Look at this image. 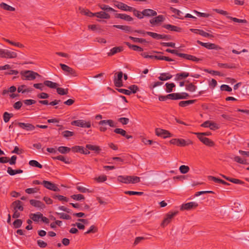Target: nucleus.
<instances>
[{
    "instance_id": "nucleus-1",
    "label": "nucleus",
    "mask_w": 249,
    "mask_h": 249,
    "mask_svg": "<svg viewBox=\"0 0 249 249\" xmlns=\"http://www.w3.org/2000/svg\"><path fill=\"white\" fill-rule=\"evenodd\" d=\"M117 180L125 184H135L140 181V178L133 176H119L117 178Z\"/></svg>"
},
{
    "instance_id": "nucleus-2",
    "label": "nucleus",
    "mask_w": 249,
    "mask_h": 249,
    "mask_svg": "<svg viewBox=\"0 0 249 249\" xmlns=\"http://www.w3.org/2000/svg\"><path fill=\"white\" fill-rule=\"evenodd\" d=\"M20 74L22 79L23 80L31 81L35 79L37 76H39V75L37 72L29 70L22 71H20Z\"/></svg>"
},
{
    "instance_id": "nucleus-3",
    "label": "nucleus",
    "mask_w": 249,
    "mask_h": 249,
    "mask_svg": "<svg viewBox=\"0 0 249 249\" xmlns=\"http://www.w3.org/2000/svg\"><path fill=\"white\" fill-rule=\"evenodd\" d=\"M171 143L178 146H185L192 144L193 142L189 139H174L171 140Z\"/></svg>"
},
{
    "instance_id": "nucleus-4",
    "label": "nucleus",
    "mask_w": 249,
    "mask_h": 249,
    "mask_svg": "<svg viewBox=\"0 0 249 249\" xmlns=\"http://www.w3.org/2000/svg\"><path fill=\"white\" fill-rule=\"evenodd\" d=\"M178 212H169L167 214H166L165 218L161 224V226L163 227L167 226L169 223L171 222L172 220L178 214Z\"/></svg>"
},
{
    "instance_id": "nucleus-5",
    "label": "nucleus",
    "mask_w": 249,
    "mask_h": 249,
    "mask_svg": "<svg viewBox=\"0 0 249 249\" xmlns=\"http://www.w3.org/2000/svg\"><path fill=\"white\" fill-rule=\"evenodd\" d=\"M71 124L84 128H90L91 127L90 122H86L84 120H78L73 121L71 122Z\"/></svg>"
},
{
    "instance_id": "nucleus-6",
    "label": "nucleus",
    "mask_w": 249,
    "mask_h": 249,
    "mask_svg": "<svg viewBox=\"0 0 249 249\" xmlns=\"http://www.w3.org/2000/svg\"><path fill=\"white\" fill-rule=\"evenodd\" d=\"M195 134L197 135V138L204 144L209 146H212L214 145L213 141L206 137H203V135H201V134L199 133H195Z\"/></svg>"
},
{
    "instance_id": "nucleus-7",
    "label": "nucleus",
    "mask_w": 249,
    "mask_h": 249,
    "mask_svg": "<svg viewBox=\"0 0 249 249\" xmlns=\"http://www.w3.org/2000/svg\"><path fill=\"white\" fill-rule=\"evenodd\" d=\"M155 133L158 136L164 139L171 137V134L168 131L160 128L156 129Z\"/></svg>"
},
{
    "instance_id": "nucleus-8",
    "label": "nucleus",
    "mask_w": 249,
    "mask_h": 249,
    "mask_svg": "<svg viewBox=\"0 0 249 249\" xmlns=\"http://www.w3.org/2000/svg\"><path fill=\"white\" fill-rule=\"evenodd\" d=\"M198 203L196 202H190L187 203L182 204L180 207V210L181 211L184 210H190L192 209L195 208L198 206Z\"/></svg>"
},
{
    "instance_id": "nucleus-9",
    "label": "nucleus",
    "mask_w": 249,
    "mask_h": 249,
    "mask_svg": "<svg viewBox=\"0 0 249 249\" xmlns=\"http://www.w3.org/2000/svg\"><path fill=\"white\" fill-rule=\"evenodd\" d=\"M203 127H209L211 130H216L219 128V125L215 123L207 121L204 122L201 125Z\"/></svg>"
},
{
    "instance_id": "nucleus-10",
    "label": "nucleus",
    "mask_w": 249,
    "mask_h": 249,
    "mask_svg": "<svg viewBox=\"0 0 249 249\" xmlns=\"http://www.w3.org/2000/svg\"><path fill=\"white\" fill-rule=\"evenodd\" d=\"M42 184L48 189L52 190L53 191H58L59 190V188L56 186V185L50 181L44 180L42 182Z\"/></svg>"
},
{
    "instance_id": "nucleus-11",
    "label": "nucleus",
    "mask_w": 249,
    "mask_h": 249,
    "mask_svg": "<svg viewBox=\"0 0 249 249\" xmlns=\"http://www.w3.org/2000/svg\"><path fill=\"white\" fill-rule=\"evenodd\" d=\"M145 57L150 58L151 60H164L167 61H172L171 59L167 57L161 55H145Z\"/></svg>"
},
{
    "instance_id": "nucleus-12",
    "label": "nucleus",
    "mask_w": 249,
    "mask_h": 249,
    "mask_svg": "<svg viewBox=\"0 0 249 249\" xmlns=\"http://www.w3.org/2000/svg\"><path fill=\"white\" fill-rule=\"evenodd\" d=\"M123 73L122 71H120L117 73V77H115L114 80V85L117 87H121L123 86L122 77Z\"/></svg>"
},
{
    "instance_id": "nucleus-13",
    "label": "nucleus",
    "mask_w": 249,
    "mask_h": 249,
    "mask_svg": "<svg viewBox=\"0 0 249 249\" xmlns=\"http://www.w3.org/2000/svg\"><path fill=\"white\" fill-rule=\"evenodd\" d=\"M30 203L33 206L39 209V210L44 209L45 208V204L40 201L35 199H31Z\"/></svg>"
},
{
    "instance_id": "nucleus-14",
    "label": "nucleus",
    "mask_w": 249,
    "mask_h": 249,
    "mask_svg": "<svg viewBox=\"0 0 249 249\" xmlns=\"http://www.w3.org/2000/svg\"><path fill=\"white\" fill-rule=\"evenodd\" d=\"M18 125L20 128L24 129L27 131H32L35 128V126L34 125L29 123H18Z\"/></svg>"
},
{
    "instance_id": "nucleus-15",
    "label": "nucleus",
    "mask_w": 249,
    "mask_h": 249,
    "mask_svg": "<svg viewBox=\"0 0 249 249\" xmlns=\"http://www.w3.org/2000/svg\"><path fill=\"white\" fill-rule=\"evenodd\" d=\"M115 6L119 9H122L125 11H131L133 10V8L127 6L124 3L115 1Z\"/></svg>"
},
{
    "instance_id": "nucleus-16",
    "label": "nucleus",
    "mask_w": 249,
    "mask_h": 249,
    "mask_svg": "<svg viewBox=\"0 0 249 249\" xmlns=\"http://www.w3.org/2000/svg\"><path fill=\"white\" fill-rule=\"evenodd\" d=\"M179 56L185 58L186 59L191 60L193 61H202V59L199 58H197L193 55L185 54L183 53H180L179 54Z\"/></svg>"
},
{
    "instance_id": "nucleus-17",
    "label": "nucleus",
    "mask_w": 249,
    "mask_h": 249,
    "mask_svg": "<svg viewBox=\"0 0 249 249\" xmlns=\"http://www.w3.org/2000/svg\"><path fill=\"white\" fill-rule=\"evenodd\" d=\"M164 20V17L162 15H159L158 17L152 18L150 20V22L153 25L159 24Z\"/></svg>"
},
{
    "instance_id": "nucleus-18",
    "label": "nucleus",
    "mask_w": 249,
    "mask_h": 249,
    "mask_svg": "<svg viewBox=\"0 0 249 249\" xmlns=\"http://www.w3.org/2000/svg\"><path fill=\"white\" fill-rule=\"evenodd\" d=\"M142 14L143 15V17L144 16L146 17H151V16H155L157 15V13L156 11L150 9H145L142 11Z\"/></svg>"
},
{
    "instance_id": "nucleus-19",
    "label": "nucleus",
    "mask_w": 249,
    "mask_h": 249,
    "mask_svg": "<svg viewBox=\"0 0 249 249\" xmlns=\"http://www.w3.org/2000/svg\"><path fill=\"white\" fill-rule=\"evenodd\" d=\"M12 206L14 207V210L22 211L23 207L22 202L19 200H17L12 203Z\"/></svg>"
},
{
    "instance_id": "nucleus-20",
    "label": "nucleus",
    "mask_w": 249,
    "mask_h": 249,
    "mask_svg": "<svg viewBox=\"0 0 249 249\" xmlns=\"http://www.w3.org/2000/svg\"><path fill=\"white\" fill-rule=\"evenodd\" d=\"M30 218L34 222H38L41 217H42V214L40 213H31L29 215Z\"/></svg>"
},
{
    "instance_id": "nucleus-21",
    "label": "nucleus",
    "mask_w": 249,
    "mask_h": 249,
    "mask_svg": "<svg viewBox=\"0 0 249 249\" xmlns=\"http://www.w3.org/2000/svg\"><path fill=\"white\" fill-rule=\"evenodd\" d=\"M99 124H107L109 126L114 127L116 126V124L112 120H101L98 123Z\"/></svg>"
},
{
    "instance_id": "nucleus-22",
    "label": "nucleus",
    "mask_w": 249,
    "mask_h": 249,
    "mask_svg": "<svg viewBox=\"0 0 249 249\" xmlns=\"http://www.w3.org/2000/svg\"><path fill=\"white\" fill-rule=\"evenodd\" d=\"M60 66H61V69L63 70V71H64L65 72H67V73L71 74L74 73V70L72 68H70V67H69L64 64H62V63L60 64Z\"/></svg>"
},
{
    "instance_id": "nucleus-23",
    "label": "nucleus",
    "mask_w": 249,
    "mask_h": 249,
    "mask_svg": "<svg viewBox=\"0 0 249 249\" xmlns=\"http://www.w3.org/2000/svg\"><path fill=\"white\" fill-rule=\"evenodd\" d=\"M17 54L16 53L5 50L4 58H14L17 57Z\"/></svg>"
},
{
    "instance_id": "nucleus-24",
    "label": "nucleus",
    "mask_w": 249,
    "mask_h": 249,
    "mask_svg": "<svg viewBox=\"0 0 249 249\" xmlns=\"http://www.w3.org/2000/svg\"><path fill=\"white\" fill-rule=\"evenodd\" d=\"M44 85L51 89H56L58 86L57 83L49 80L45 81Z\"/></svg>"
},
{
    "instance_id": "nucleus-25",
    "label": "nucleus",
    "mask_w": 249,
    "mask_h": 249,
    "mask_svg": "<svg viewBox=\"0 0 249 249\" xmlns=\"http://www.w3.org/2000/svg\"><path fill=\"white\" fill-rule=\"evenodd\" d=\"M209 179L210 180H213V181H214L215 183H222V184L226 185H230V184L229 183L226 182L224 180H222V179H219V178H215L214 177L209 176Z\"/></svg>"
},
{
    "instance_id": "nucleus-26",
    "label": "nucleus",
    "mask_w": 249,
    "mask_h": 249,
    "mask_svg": "<svg viewBox=\"0 0 249 249\" xmlns=\"http://www.w3.org/2000/svg\"><path fill=\"white\" fill-rule=\"evenodd\" d=\"M196 102V100H190L187 101H182L179 103V106L181 107H185L191 104H193Z\"/></svg>"
},
{
    "instance_id": "nucleus-27",
    "label": "nucleus",
    "mask_w": 249,
    "mask_h": 249,
    "mask_svg": "<svg viewBox=\"0 0 249 249\" xmlns=\"http://www.w3.org/2000/svg\"><path fill=\"white\" fill-rule=\"evenodd\" d=\"M7 173L11 176H14L17 174H20L23 173V170L21 169L13 170L11 167H8Z\"/></svg>"
},
{
    "instance_id": "nucleus-28",
    "label": "nucleus",
    "mask_w": 249,
    "mask_h": 249,
    "mask_svg": "<svg viewBox=\"0 0 249 249\" xmlns=\"http://www.w3.org/2000/svg\"><path fill=\"white\" fill-rule=\"evenodd\" d=\"M122 50V48L120 47H114L111 49L110 51L107 53L108 56L113 55L117 53L120 52Z\"/></svg>"
},
{
    "instance_id": "nucleus-29",
    "label": "nucleus",
    "mask_w": 249,
    "mask_h": 249,
    "mask_svg": "<svg viewBox=\"0 0 249 249\" xmlns=\"http://www.w3.org/2000/svg\"><path fill=\"white\" fill-rule=\"evenodd\" d=\"M116 17L118 18L124 19L126 21H131L133 20L132 18L125 14H117Z\"/></svg>"
},
{
    "instance_id": "nucleus-30",
    "label": "nucleus",
    "mask_w": 249,
    "mask_h": 249,
    "mask_svg": "<svg viewBox=\"0 0 249 249\" xmlns=\"http://www.w3.org/2000/svg\"><path fill=\"white\" fill-rule=\"evenodd\" d=\"M172 77V76L168 73H162L160 74L159 79L161 81H165L171 79Z\"/></svg>"
},
{
    "instance_id": "nucleus-31",
    "label": "nucleus",
    "mask_w": 249,
    "mask_h": 249,
    "mask_svg": "<svg viewBox=\"0 0 249 249\" xmlns=\"http://www.w3.org/2000/svg\"><path fill=\"white\" fill-rule=\"evenodd\" d=\"M189 75V73L186 72H183L181 73H177L176 75L175 80H180L182 78H186Z\"/></svg>"
},
{
    "instance_id": "nucleus-32",
    "label": "nucleus",
    "mask_w": 249,
    "mask_h": 249,
    "mask_svg": "<svg viewBox=\"0 0 249 249\" xmlns=\"http://www.w3.org/2000/svg\"><path fill=\"white\" fill-rule=\"evenodd\" d=\"M96 16L97 18H106L108 19L110 18V16L109 14L106 13L105 12H100L96 13Z\"/></svg>"
},
{
    "instance_id": "nucleus-33",
    "label": "nucleus",
    "mask_w": 249,
    "mask_h": 249,
    "mask_svg": "<svg viewBox=\"0 0 249 249\" xmlns=\"http://www.w3.org/2000/svg\"><path fill=\"white\" fill-rule=\"evenodd\" d=\"M204 47L208 49L212 50H219L220 49V47L214 44L213 43H205Z\"/></svg>"
},
{
    "instance_id": "nucleus-34",
    "label": "nucleus",
    "mask_w": 249,
    "mask_h": 249,
    "mask_svg": "<svg viewBox=\"0 0 249 249\" xmlns=\"http://www.w3.org/2000/svg\"><path fill=\"white\" fill-rule=\"evenodd\" d=\"M98 231V228L96 226L94 225L90 226L89 229L84 233V234H88L89 233H94L97 232Z\"/></svg>"
},
{
    "instance_id": "nucleus-35",
    "label": "nucleus",
    "mask_w": 249,
    "mask_h": 249,
    "mask_svg": "<svg viewBox=\"0 0 249 249\" xmlns=\"http://www.w3.org/2000/svg\"><path fill=\"white\" fill-rule=\"evenodd\" d=\"M86 148H88L89 150L95 151V152H97L98 153H99L101 150V149L99 146L91 144H87Z\"/></svg>"
},
{
    "instance_id": "nucleus-36",
    "label": "nucleus",
    "mask_w": 249,
    "mask_h": 249,
    "mask_svg": "<svg viewBox=\"0 0 249 249\" xmlns=\"http://www.w3.org/2000/svg\"><path fill=\"white\" fill-rule=\"evenodd\" d=\"M57 150L61 154H66L71 151V148L66 146H59Z\"/></svg>"
},
{
    "instance_id": "nucleus-37",
    "label": "nucleus",
    "mask_w": 249,
    "mask_h": 249,
    "mask_svg": "<svg viewBox=\"0 0 249 249\" xmlns=\"http://www.w3.org/2000/svg\"><path fill=\"white\" fill-rule=\"evenodd\" d=\"M13 116L12 113H9L7 112H5L3 115V121L5 123H7L9 121L11 118Z\"/></svg>"
},
{
    "instance_id": "nucleus-38",
    "label": "nucleus",
    "mask_w": 249,
    "mask_h": 249,
    "mask_svg": "<svg viewBox=\"0 0 249 249\" xmlns=\"http://www.w3.org/2000/svg\"><path fill=\"white\" fill-rule=\"evenodd\" d=\"M29 164L31 166L36 167L39 168H42V165L36 160H31L29 162Z\"/></svg>"
},
{
    "instance_id": "nucleus-39",
    "label": "nucleus",
    "mask_w": 249,
    "mask_h": 249,
    "mask_svg": "<svg viewBox=\"0 0 249 249\" xmlns=\"http://www.w3.org/2000/svg\"><path fill=\"white\" fill-rule=\"evenodd\" d=\"M218 66L222 68H233L235 66L233 63H218Z\"/></svg>"
},
{
    "instance_id": "nucleus-40",
    "label": "nucleus",
    "mask_w": 249,
    "mask_h": 249,
    "mask_svg": "<svg viewBox=\"0 0 249 249\" xmlns=\"http://www.w3.org/2000/svg\"><path fill=\"white\" fill-rule=\"evenodd\" d=\"M0 6L1 8H2L3 9L8 10V11H13L15 10V8H14L10 5H8V4H7L6 3H5L4 2L1 3L0 4Z\"/></svg>"
},
{
    "instance_id": "nucleus-41",
    "label": "nucleus",
    "mask_w": 249,
    "mask_h": 249,
    "mask_svg": "<svg viewBox=\"0 0 249 249\" xmlns=\"http://www.w3.org/2000/svg\"><path fill=\"white\" fill-rule=\"evenodd\" d=\"M56 91L58 94L61 95H67L68 93V89H63L62 88H57Z\"/></svg>"
},
{
    "instance_id": "nucleus-42",
    "label": "nucleus",
    "mask_w": 249,
    "mask_h": 249,
    "mask_svg": "<svg viewBox=\"0 0 249 249\" xmlns=\"http://www.w3.org/2000/svg\"><path fill=\"white\" fill-rule=\"evenodd\" d=\"M164 27L167 29L175 31L176 32H179L180 29L177 26L171 25L170 24H166L164 25Z\"/></svg>"
},
{
    "instance_id": "nucleus-43",
    "label": "nucleus",
    "mask_w": 249,
    "mask_h": 249,
    "mask_svg": "<svg viewBox=\"0 0 249 249\" xmlns=\"http://www.w3.org/2000/svg\"><path fill=\"white\" fill-rule=\"evenodd\" d=\"M114 27L122 29L126 32H130L131 31V29L130 27L123 25H113Z\"/></svg>"
},
{
    "instance_id": "nucleus-44",
    "label": "nucleus",
    "mask_w": 249,
    "mask_h": 249,
    "mask_svg": "<svg viewBox=\"0 0 249 249\" xmlns=\"http://www.w3.org/2000/svg\"><path fill=\"white\" fill-rule=\"evenodd\" d=\"M83 148H84V147H83L82 146L76 145V146H73L71 149L72 151L74 153L79 152V153H80L82 154Z\"/></svg>"
},
{
    "instance_id": "nucleus-45",
    "label": "nucleus",
    "mask_w": 249,
    "mask_h": 249,
    "mask_svg": "<svg viewBox=\"0 0 249 249\" xmlns=\"http://www.w3.org/2000/svg\"><path fill=\"white\" fill-rule=\"evenodd\" d=\"M179 93H173L168 94V97L169 99L178 100L180 99Z\"/></svg>"
},
{
    "instance_id": "nucleus-46",
    "label": "nucleus",
    "mask_w": 249,
    "mask_h": 249,
    "mask_svg": "<svg viewBox=\"0 0 249 249\" xmlns=\"http://www.w3.org/2000/svg\"><path fill=\"white\" fill-rule=\"evenodd\" d=\"M179 171L182 174H186L190 170L189 167L187 165H181L179 167Z\"/></svg>"
},
{
    "instance_id": "nucleus-47",
    "label": "nucleus",
    "mask_w": 249,
    "mask_h": 249,
    "mask_svg": "<svg viewBox=\"0 0 249 249\" xmlns=\"http://www.w3.org/2000/svg\"><path fill=\"white\" fill-rule=\"evenodd\" d=\"M196 89V87L192 83L186 85V89L190 92H194Z\"/></svg>"
},
{
    "instance_id": "nucleus-48",
    "label": "nucleus",
    "mask_w": 249,
    "mask_h": 249,
    "mask_svg": "<svg viewBox=\"0 0 249 249\" xmlns=\"http://www.w3.org/2000/svg\"><path fill=\"white\" fill-rule=\"evenodd\" d=\"M107 179V177L105 175H101L99 176L98 177H96L94 178V180L96 181L97 182H103L106 181Z\"/></svg>"
},
{
    "instance_id": "nucleus-49",
    "label": "nucleus",
    "mask_w": 249,
    "mask_h": 249,
    "mask_svg": "<svg viewBox=\"0 0 249 249\" xmlns=\"http://www.w3.org/2000/svg\"><path fill=\"white\" fill-rule=\"evenodd\" d=\"M126 45L131 49L138 51V52H142V48L141 47L134 45H131L129 43L127 42L126 43Z\"/></svg>"
},
{
    "instance_id": "nucleus-50",
    "label": "nucleus",
    "mask_w": 249,
    "mask_h": 249,
    "mask_svg": "<svg viewBox=\"0 0 249 249\" xmlns=\"http://www.w3.org/2000/svg\"><path fill=\"white\" fill-rule=\"evenodd\" d=\"M26 86L25 85H22L18 88V92H21L22 93L26 92H30L32 91V89H23L24 88H25Z\"/></svg>"
},
{
    "instance_id": "nucleus-51",
    "label": "nucleus",
    "mask_w": 249,
    "mask_h": 249,
    "mask_svg": "<svg viewBox=\"0 0 249 249\" xmlns=\"http://www.w3.org/2000/svg\"><path fill=\"white\" fill-rule=\"evenodd\" d=\"M53 160H61L62 161H63L64 162H65L66 164L70 163V162L69 161V160H67L66 159L64 156H63L62 155H59L57 157H53Z\"/></svg>"
},
{
    "instance_id": "nucleus-52",
    "label": "nucleus",
    "mask_w": 249,
    "mask_h": 249,
    "mask_svg": "<svg viewBox=\"0 0 249 249\" xmlns=\"http://www.w3.org/2000/svg\"><path fill=\"white\" fill-rule=\"evenodd\" d=\"M76 189L79 191V192L83 193H85L86 192H91L90 190L89 189L81 186L77 185L76 186Z\"/></svg>"
},
{
    "instance_id": "nucleus-53",
    "label": "nucleus",
    "mask_w": 249,
    "mask_h": 249,
    "mask_svg": "<svg viewBox=\"0 0 249 249\" xmlns=\"http://www.w3.org/2000/svg\"><path fill=\"white\" fill-rule=\"evenodd\" d=\"M166 91L167 92H171L173 90V88H174L175 87V85L174 83H167L166 84Z\"/></svg>"
},
{
    "instance_id": "nucleus-54",
    "label": "nucleus",
    "mask_w": 249,
    "mask_h": 249,
    "mask_svg": "<svg viewBox=\"0 0 249 249\" xmlns=\"http://www.w3.org/2000/svg\"><path fill=\"white\" fill-rule=\"evenodd\" d=\"M124 194L126 195H128L130 196L132 195H139L141 196L142 195L143 193L141 192H136V191H127L124 192Z\"/></svg>"
},
{
    "instance_id": "nucleus-55",
    "label": "nucleus",
    "mask_w": 249,
    "mask_h": 249,
    "mask_svg": "<svg viewBox=\"0 0 249 249\" xmlns=\"http://www.w3.org/2000/svg\"><path fill=\"white\" fill-rule=\"evenodd\" d=\"M63 136L65 138H68L70 137H72L74 135V133L72 131L69 130H66L62 133Z\"/></svg>"
},
{
    "instance_id": "nucleus-56",
    "label": "nucleus",
    "mask_w": 249,
    "mask_h": 249,
    "mask_svg": "<svg viewBox=\"0 0 249 249\" xmlns=\"http://www.w3.org/2000/svg\"><path fill=\"white\" fill-rule=\"evenodd\" d=\"M56 214L59 215L60 216V218L61 219L69 220L71 218V217L69 215L65 213H59L56 212Z\"/></svg>"
},
{
    "instance_id": "nucleus-57",
    "label": "nucleus",
    "mask_w": 249,
    "mask_h": 249,
    "mask_svg": "<svg viewBox=\"0 0 249 249\" xmlns=\"http://www.w3.org/2000/svg\"><path fill=\"white\" fill-rule=\"evenodd\" d=\"M71 197L76 200H81L84 199V196L81 194L73 195L71 196Z\"/></svg>"
},
{
    "instance_id": "nucleus-58",
    "label": "nucleus",
    "mask_w": 249,
    "mask_h": 249,
    "mask_svg": "<svg viewBox=\"0 0 249 249\" xmlns=\"http://www.w3.org/2000/svg\"><path fill=\"white\" fill-rule=\"evenodd\" d=\"M114 132L116 134H119L123 136H126V131L122 128H116Z\"/></svg>"
},
{
    "instance_id": "nucleus-59",
    "label": "nucleus",
    "mask_w": 249,
    "mask_h": 249,
    "mask_svg": "<svg viewBox=\"0 0 249 249\" xmlns=\"http://www.w3.org/2000/svg\"><path fill=\"white\" fill-rule=\"evenodd\" d=\"M38 189L36 188H27L25 190V192L28 194H35L38 191Z\"/></svg>"
},
{
    "instance_id": "nucleus-60",
    "label": "nucleus",
    "mask_w": 249,
    "mask_h": 249,
    "mask_svg": "<svg viewBox=\"0 0 249 249\" xmlns=\"http://www.w3.org/2000/svg\"><path fill=\"white\" fill-rule=\"evenodd\" d=\"M128 89L131 91V93H135L138 90V87L135 85H133L129 86Z\"/></svg>"
},
{
    "instance_id": "nucleus-61",
    "label": "nucleus",
    "mask_w": 249,
    "mask_h": 249,
    "mask_svg": "<svg viewBox=\"0 0 249 249\" xmlns=\"http://www.w3.org/2000/svg\"><path fill=\"white\" fill-rule=\"evenodd\" d=\"M22 221L21 219H17L13 222V225L15 228H18L21 227Z\"/></svg>"
},
{
    "instance_id": "nucleus-62",
    "label": "nucleus",
    "mask_w": 249,
    "mask_h": 249,
    "mask_svg": "<svg viewBox=\"0 0 249 249\" xmlns=\"http://www.w3.org/2000/svg\"><path fill=\"white\" fill-rule=\"evenodd\" d=\"M100 8L105 11H112L114 12L115 10L113 9L112 8L109 7L108 5H100Z\"/></svg>"
},
{
    "instance_id": "nucleus-63",
    "label": "nucleus",
    "mask_w": 249,
    "mask_h": 249,
    "mask_svg": "<svg viewBox=\"0 0 249 249\" xmlns=\"http://www.w3.org/2000/svg\"><path fill=\"white\" fill-rule=\"evenodd\" d=\"M171 10L174 13L177 15L178 18H182L181 17L183 15V13L181 11L173 8H171Z\"/></svg>"
},
{
    "instance_id": "nucleus-64",
    "label": "nucleus",
    "mask_w": 249,
    "mask_h": 249,
    "mask_svg": "<svg viewBox=\"0 0 249 249\" xmlns=\"http://www.w3.org/2000/svg\"><path fill=\"white\" fill-rule=\"evenodd\" d=\"M37 244L38 246L41 248H45L47 246V243L41 240H38L37 241Z\"/></svg>"
}]
</instances>
